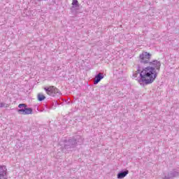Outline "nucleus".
Here are the masks:
<instances>
[{
  "label": "nucleus",
  "instance_id": "obj_1",
  "mask_svg": "<svg viewBox=\"0 0 179 179\" xmlns=\"http://www.w3.org/2000/svg\"><path fill=\"white\" fill-rule=\"evenodd\" d=\"M150 58H152V54L148 52H143L139 55V62L141 64L148 65L140 73L141 78L138 80L140 83H145V85L153 83L155 79L157 78V73L160 71L162 63L158 60L150 62Z\"/></svg>",
  "mask_w": 179,
  "mask_h": 179
},
{
  "label": "nucleus",
  "instance_id": "obj_2",
  "mask_svg": "<svg viewBox=\"0 0 179 179\" xmlns=\"http://www.w3.org/2000/svg\"><path fill=\"white\" fill-rule=\"evenodd\" d=\"M78 143H82V138L80 136H77L73 138L69 139L64 143L65 149H71V148H75Z\"/></svg>",
  "mask_w": 179,
  "mask_h": 179
},
{
  "label": "nucleus",
  "instance_id": "obj_3",
  "mask_svg": "<svg viewBox=\"0 0 179 179\" xmlns=\"http://www.w3.org/2000/svg\"><path fill=\"white\" fill-rule=\"evenodd\" d=\"M44 90H45L47 94L51 96L52 97H55V96H59V94H61V92L55 86L45 87Z\"/></svg>",
  "mask_w": 179,
  "mask_h": 179
},
{
  "label": "nucleus",
  "instance_id": "obj_4",
  "mask_svg": "<svg viewBox=\"0 0 179 179\" xmlns=\"http://www.w3.org/2000/svg\"><path fill=\"white\" fill-rule=\"evenodd\" d=\"M17 113L20 115H29V114H33V109L31 108L24 107V109H18Z\"/></svg>",
  "mask_w": 179,
  "mask_h": 179
},
{
  "label": "nucleus",
  "instance_id": "obj_5",
  "mask_svg": "<svg viewBox=\"0 0 179 179\" xmlns=\"http://www.w3.org/2000/svg\"><path fill=\"white\" fill-rule=\"evenodd\" d=\"M6 166H0V179H6Z\"/></svg>",
  "mask_w": 179,
  "mask_h": 179
},
{
  "label": "nucleus",
  "instance_id": "obj_6",
  "mask_svg": "<svg viewBox=\"0 0 179 179\" xmlns=\"http://www.w3.org/2000/svg\"><path fill=\"white\" fill-rule=\"evenodd\" d=\"M129 173V171L128 170L120 171L117 173V178L118 179L124 178V177H127V176H128Z\"/></svg>",
  "mask_w": 179,
  "mask_h": 179
},
{
  "label": "nucleus",
  "instance_id": "obj_7",
  "mask_svg": "<svg viewBox=\"0 0 179 179\" xmlns=\"http://www.w3.org/2000/svg\"><path fill=\"white\" fill-rule=\"evenodd\" d=\"M142 71H141V70L138 69L137 71H136L135 73H134L133 74V78L136 79V80H138V83H140V85H142L143 83H141L139 82V79H141V73Z\"/></svg>",
  "mask_w": 179,
  "mask_h": 179
},
{
  "label": "nucleus",
  "instance_id": "obj_8",
  "mask_svg": "<svg viewBox=\"0 0 179 179\" xmlns=\"http://www.w3.org/2000/svg\"><path fill=\"white\" fill-rule=\"evenodd\" d=\"M103 78H104V76H103V74H101V73H99L98 75H96L95 76L94 85H97V83H99V82H100V80H101V79H103Z\"/></svg>",
  "mask_w": 179,
  "mask_h": 179
},
{
  "label": "nucleus",
  "instance_id": "obj_9",
  "mask_svg": "<svg viewBox=\"0 0 179 179\" xmlns=\"http://www.w3.org/2000/svg\"><path fill=\"white\" fill-rule=\"evenodd\" d=\"M179 173L178 171H171L168 173L169 178H173L174 177H178Z\"/></svg>",
  "mask_w": 179,
  "mask_h": 179
},
{
  "label": "nucleus",
  "instance_id": "obj_10",
  "mask_svg": "<svg viewBox=\"0 0 179 179\" xmlns=\"http://www.w3.org/2000/svg\"><path fill=\"white\" fill-rule=\"evenodd\" d=\"M38 101H43V100H45V96H44L43 94H38Z\"/></svg>",
  "mask_w": 179,
  "mask_h": 179
},
{
  "label": "nucleus",
  "instance_id": "obj_11",
  "mask_svg": "<svg viewBox=\"0 0 179 179\" xmlns=\"http://www.w3.org/2000/svg\"><path fill=\"white\" fill-rule=\"evenodd\" d=\"M3 107L8 108V107H9V105H8L3 102H0V108H3Z\"/></svg>",
  "mask_w": 179,
  "mask_h": 179
},
{
  "label": "nucleus",
  "instance_id": "obj_12",
  "mask_svg": "<svg viewBox=\"0 0 179 179\" xmlns=\"http://www.w3.org/2000/svg\"><path fill=\"white\" fill-rule=\"evenodd\" d=\"M20 110L24 109V107H27V106L24 103H20L18 105Z\"/></svg>",
  "mask_w": 179,
  "mask_h": 179
},
{
  "label": "nucleus",
  "instance_id": "obj_13",
  "mask_svg": "<svg viewBox=\"0 0 179 179\" xmlns=\"http://www.w3.org/2000/svg\"><path fill=\"white\" fill-rule=\"evenodd\" d=\"M73 6H78V0H73Z\"/></svg>",
  "mask_w": 179,
  "mask_h": 179
}]
</instances>
